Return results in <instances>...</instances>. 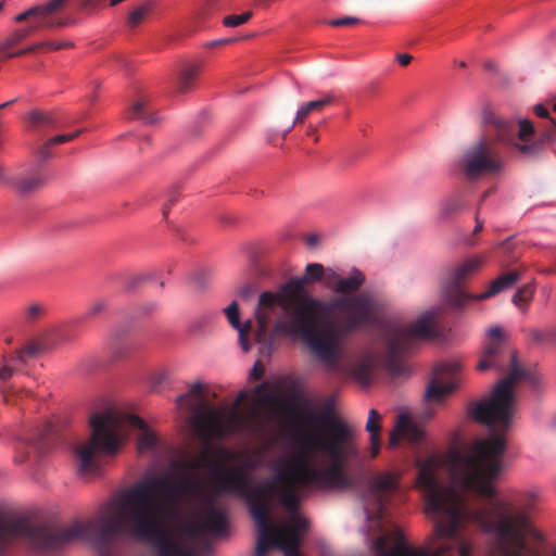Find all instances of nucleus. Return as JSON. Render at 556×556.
I'll return each mask as SVG.
<instances>
[{
  "label": "nucleus",
  "mask_w": 556,
  "mask_h": 556,
  "mask_svg": "<svg viewBox=\"0 0 556 556\" xmlns=\"http://www.w3.org/2000/svg\"><path fill=\"white\" fill-rule=\"evenodd\" d=\"M488 337L477 368L504 371L508 367L509 372L489 396L471 402L468 414L492 431L477 441L468 455L456 456L451 485L438 482L430 460L419 464V481L426 490L435 534L451 539L457 547V556H480L470 527L489 536L488 556H539L538 548L529 545V541L542 539L534 523L540 503L538 490L518 492L514 500H500L496 486L504 471V433L516 412L514 389L520 380L533 381L534 378L519 365L501 327H491Z\"/></svg>",
  "instance_id": "1"
},
{
  "label": "nucleus",
  "mask_w": 556,
  "mask_h": 556,
  "mask_svg": "<svg viewBox=\"0 0 556 556\" xmlns=\"http://www.w3.org/2000/svg\"><path fill=\"white\" fill-rule=\"evenodd\" d=\"M309 422L324 428L299 440L300 457L263 484H255L242 468H232L217 477L220 492L242 497L258 530L255 556H266L270 547L285 556H302L299 548L307 521L298 515L296 486L340 490L350 486L349 463L358 457L352 428L329 414H311Z\"/></svg>",
  "instance_id": "2"
},
{
  "label": "nucleus",
  "mask_w": 556,
  "mask_h": 556,
  "mask_svg": "<svg viewBox=\"0 0 556 556\" xmlns=\"http://www.w3.org/2000/svg\"><path fill=\"white\" fill-rule=\"evenodd\" d=\"M329 269L319 263H309L304 277L291 278L277 293L266 291L260 295L253 339L261 345L262 354L273 350L275 336L269 333L268 325L278 308L281 314L274 325V333L300 339L331 368L341 357L344 336L375 320L379 304L369 292L329 300L307 293L306 285L309 282L321 281L327 288Z\"/></svg>",
  "instance_id": "3"
},
{
  "label": "nucleus",
  "mask_w": 556,
  "mask_h": 556,
  "mask_svg": "<svg viewBox=\"0 0 556 556\" xmlns=\"http://www.w3.org/2000/svg\"><path fill=\"white\" fill-rule=\"evenodd\" d=\"M191 488L188 480L178 483L169 475H163V484L159 486L150 509L152 531L138 540L154 544L156 556H178L180 545L166 536L164 526ZM93 525L92 521H74L66 527L51 528L35 526L25 519H9L0 514V556H4L5 548L15 541H24L45 551L65 548L74 542L86 540Z\"/></svg>",
  "instance_id": "4"
},
{
  "label": "nucleus",
  "mask_w": 556,
  "mask_h": 556,
  "mask_svg": "<svg viewBox=\"0 0 556 556\" xmlns=\"http://www.w3.org/2000/svg\"><path fill=\"white\" fill-rule=\"evenodd\" d=\"M92 429L88 441L77 444L74 448L81 476L99 472L98 456L115 454L126 435L127 428L141 431L138 438L140 451L152 450L157 444V437L149 429L142 418L110 408L104 413H96L89 419Z\"/></svg>",
  "instance_id": "5"
},
{
  "label": "nucleus",
  "mask_w": 556,
  "mask_h": 556,
  "mask_svg": "<svg viewBox=\"0 0 556 556\" xmlns=\"http://www.w3.org/2000/svg\"><path fill=\"white\" fill-rule=\"evenodd\" d=\"M254 392L255 408L250 413L242 414L236 409L224 413L203 404L191 420L199 439L211 444L227 435L260 431L280 410L281 401L275 392L267 390L266 383L256 386Z\"/></svg>",
  "instance_id": "6"
},
{
  "label": "nucleus",
  "mask_w": 556,
  "mask_h": 556,
  "mask_svg": "<svg viewBox=\"0 0 556 556\" xmlns=\"http://www.w3.org/2000/svg\"><path fill=\"white\" fill-rule=\"evenodd\" d=\"M162 484L163 475L149 476L122 491L112 503L113 516L97 522L101 540L109 542L117 535H124L138 541L149 535L152 531L150 509Z\"/></svg>",
  "instance_id": "7"
},
{
  "label": "nucleus",
  "mask_w": 556,
  "mask_h": 556,
  "mask_svg": "<svg viewBox=\"0 0 556 556\" xmlns=\"http://www.w3.org/2000/svg\"><path fill=\"white\" fill-rule=\"evenodd\" d=\"M483 260L472 257L453 268L442 285V294L448 306L460 309L470 300H485L511 288L521 277L520 270H511L500 275L494 279L488 291L471 295L464 291L463 283L477 273L482 266Z\"/></svg>",
  "instance_id": "8"
},
{
  "label": "nucleus",
  "mask_w": 556,
  "mask_h": 556,
  "mask_svg": "<svg viewBox=\"0 0 556 556\" xmlns=\"http://www.w3.org/2000/svg\"><path fill=\"white\" fill-rule=\"evenodd\" d=\"M483 136L471 142L462 153L457 166L468 181L500 175L505 168V161L493 126L484 123Z\"/></svg>",
  "instance_id": "9"
},
{
  "label": "nucleus",
  "mask_w": 556,
  "mask_h": 556,
  "mask_svg": "<svg viewBox=\"0 0 556 556\" xmlns=\"http://www.w3.org/2000/svg\"><path fill=\"white\" fill-rule=\"evenodd\" d=\"M438 314L435 309L428 311L409 325L394 324L387 329L384 363L392 375L404 374L405 365L402 363V356L410 351L416 340L432 336Z\"/></svg>",
  "instance_id": "10"
},
{
  "label": "nucleus",
  "mask_w": 556,
  "mask_h": 556,
  "mask_svg": "<svg viewBox=\"0 0 556 556\" xmlns=\"http://www.w3.org/2000/svg\"><path fill=\"white\" fill-rule=\"evenodd\" d=\"M483 123L493 126L496 137L504 146L511 148L520 156L526 159L539 157L544 146L553 139V134L544 131L534 139L535 128L529 119H519L517 124L513 121L502 118L492 110H484Z\"/></svg>",
  "instance_id": "11"
},
{
  "label": "nucleus",
  "mask_w": 556,
  "mask_h": 556,
  "mask_svg": "<svg viewBox=\"0 0 556 556\" xmlns=\"http://www.w3.org/2000/svg\"><path fill=\"white\" fill-rule=\"evenodd\" d=\"M417 484L424 492L425 503H426V514L428 518L432 520L434 523V519L428 511V503L426 496V490L421 485L419 481V476L417 477ZM432 542L430 543L428 548H416L408 545L405 542H400L395 544L392 548L388 549V539L384 535L378 536L374 542L372 546L377 551L376 556H455L457 555V547L451 539L441 538L435 534V531H432Z\"/></svg>",
  "instance_id": "12"
},
{
  "label": "nucleus",
  "mask_w": 556,
  "mask_h": 556,
  "mask_svg": "<svg viewBox=\"0 0 556 556\" xmlns=\"http://www.w3.org/2000/svg\"><path fill=\"white\" fill-rule=\"evenodd\" d=\"M182 531L190 539H199L203 535L226 536L228 533L226 511L213 500H208L195 513L193 519L184 523Z\"/></svg>",
  "instance_id": "13"
},
{
  "label": "nucleus",
  "mask_w": 556,
  "mask_h": 556,
  "mask_svg": "<svg viewBox=\"0 0 556 556\" xmlns=\"http://www.w3.org/2000/svg\"><path fill=\"white\" fill-rule=\"evenodd\" d=\"M396 489L397 481L393 473L387 472L374 477L364 493V502L368 513L381 519L387 504Z\"/></svg>",
  "instance_id": "14"
},
{
  "label": "nucleus",
  "mask_w": 556,
  "mask_h": 556,
  "mask_svg": "<svg viewBox=\"0 0 556 556\" xmlns=\"http://www.w3.org/2000/svg\"><path fill=\"white\" fill-rule=\"evenodd\" d=\"M459 370L460 364L457 362L439 364L434 368L433 378L427 388L426 399L441 401L453 392L459 383Z\"/></svg>",
  "instance_id": "15"
},
{
  "label": "nucleus",
  "mask_w": 556,
  "mask_h": 556,
  "mask_svg": "<svg viewBox=\"0 0 556 556\" xmlns=\"http://www.w3.org/2000/svg\"><path fill=\"white\" fill-rule=\"evenodd\" d=\"M47 181V177L39 164L31 166L24 173L14 175L11 189L18 195L27 197L41 189Z\"/></svg>",
  "instance_id": "16"
},
{
  "label": "nucleus",
  "mask_w": 556,
  "mask_h": 556,
  "mask_svg": "<svg viewBox=\"0 0 556 556\" xmlns=\"http://www.w3.org/2000/svg\"><path fill=\"white\" fill-rule=\"evenodd\" d=\"M364 282L365 275L357 269H353L349 277H342L333 269H329L327 275V289L342 294L341 296H351L350 294L356 292Z\"/></svg>",
  "instance_id": "17"
},
{
  "label": "nucleus",
  "mask_w": 556,
  "mask_h": 556,
  "mask_svg": "<svg viewBox=\"0 0 556 556\" xmlns=\"http://www.w3.org/2000/svg\"><path fill=\"white\" fill-rule=\"evenodd\" d=\"M401 438L413 443H418L424 438L422 429L406 414L399 416L395 429L390 435V445H397Z\"/></svg>",
  "instance_id": "18"
},
{
  "label": "nucleus",
  "mask_w": 556,
  "mask_h": 556,
  "mask_svg": "<svg viewBox=\"0 0 556 556\" xmlns=\"http://www.w3.org/2000/svg\"><path fill=\"white\" fill-rule=\"evenodd\" d=\"M223 311L227 317L228 323L231 325L233 329L238 331L239 344L241 349L244 352H248L251 349L249 337L253 331L252 320L248 319L244 324H241L240 311L237 301H232Z\"/></svg>",
  "instance_id": "19"
},
{
  "label": "nucleus",
  "mask_w": 556,
  "mask_h": 556,
  "mask_svg": "<svg viewBox=\"0 0 556 556\" xmlns=\"http://www.w3.org/2000/svg\"><path fill=\"white\" fill-rule=\"evenodd\" d=\"M55 441V429L51 422L37 427L34 433L25 439V445L31 447L38 455L45 454Z\"/></svg>",
  "instance_id": "20"
},
{
  "label": "nucleus",
  "mask_w": 556,
  "mask_h": 556,
  "mask_svg": "<svg viewBox=\"0 0 556 556\" xmlns=\"http://www.w3.org/2000/svg\"><path fill=\"white\" fill-rule=\"evenodd\" d=\"M333 101L334 96L332 93H327L318 100H313L300 105L296 112V116L291 126L289 127L288 131H290L296 124L303 123L311 113L321 112L325 109V106L331 104Z\"/></svg>",
  "instance_id": "21"
},
{
  "label": "nucleus",
  "mask_w": 556,
  "mask_h": 556,
  "mask_svg": "<svg viewBox=\"0 0 556 556\" xmlns=\"http://www.w3.org/2000/svg\"><path fill=\"white\" fill-rule=\"evenodd\" d=\"M56 345V341L48 339H41L39 342H29L23 350L16 351L10 362L25 363L27 357H35L41 352L54 349Z\"/></svg>",
  "instance_id": "22"
},
{
  "label": "nucleus",
  "mask_w": 556,
  "mask_h": 556,
  "mask_svg": "<svg viewBox=\"0 0 556 556\" xmlns=\"http://www.w3.org/2000/svg\"><path fill=\"white\" fill-rule=\"evenodd\" d=\"M52 26V23L38 22L30 27L15 29L10 36H8L3 41L0 42V52H5L8 49L20 45L33 31L39 28Z\"/></svg>",
  "instance_id": "23"
},
{
  "label": "nucleus",
  "mask_w": 556,
  "mask_h": 556,
  "mask_svg": "<svg viewBox=\"0 0 556 556\" xmlns=\"http://www.w3.org/2000/svg\"><path fill=\"white\" fill-rule=\"evenodd\" d=\"M129 119H139L144 124H152L156 119L152 113L148 111V101L146 99H139L136 101L127 113Z\"/></svg>",
  "instance_id": "24"
},
{
  "label": "nucleus",
  "mask_w": 556,
  "mask_h": 556,
  "mask_svg": "<svg viewBox=\"0 0 556 556\" xmlns=\"http://www.w3.org/2000/svg\"><path fill=\"white\" fill-rule=\"evenodd\" d=\"M464 205V201L460 197H448L444 199L440 204L439 217L441 219L448 218L450 216L460 212Z\"/></svg>",
  "instance_id": "25"
},
{
  "label": "nucleus",
  "mask_w": 556,
  "mask_h": 556,
  "mask_svg": "<svg viewBox=\"0 0 556 556\" xmlns=\"http://www.w3.org/2000/svg\"><path fill=\"white\" fill-rule=\"evenodd\" d=\"M28 122L31 128H50L55 124V119L51 113L33 110L28 113Z\"/></svg>",
  "instance_id": "26"
},
{
  "label": "nucleus",
  "mask_w": 556,
  "mask_h": 556,
  "mask_svg": "<svg viewBox=\"0 0 556 556\" xmlns=\"http://www.w3.org/2000/svg\"><path fill=\"white\" fill-rule=\"evenodd\" d=\"M199 71L195 65H188L181 71L177 83L179 92H187L194 86Z\"/></svg>",
  "instance_id": "27"
},
{
  "label": "nucleus",
  "mask_w": 556,
  "mask_h": 556,
  "mask_svg": "<svg viewBox=\"0 0 556 556\" xmlns=\"http://www.w3.org/2000/svg\"><path fill=\"white\" fill-rule=\"evenodd\" d=\"M52 15L51 12L47 9L46 3L41 5L31 7L28 10L17 14L14 17V21L17 23H22L29 17L39 18V22L51 23L48 17Z\"/></svg>",
  "instance_id": "28"
},
{
  "label": "nucleus",
  "mask_w": 556,
  "mask_h": 556,
  "mask_svg": "<svg viewBox=\"0 0 556 556\" xmlns=\"http://www.w3.org/2000/svg\"><path fill=\"white\" fill-rule=\"evenodd\" d=\"M381 418L382 417L377 409L372 408L369 410L365 429L369 432L370 438L372 439L380 438Z\"/></svg>",
  "instance_id": "29"
},
{
  "label": "nucleus",
  "mask_w": 556,
  "mask_h": 556,
  "mask_svg": "<svg viewBox=\"0 0 556 556\" xmlns=\"http://www.w3.org/2000/svg\"><path fill=\"white\" fill-rule=\"evenodd\" d=\"M529 337L535 343H549L556 341V331L551 329H529Z\"/></svg>",
  "instance_id": "30"
},
{
  "label": "nucleus",
  "mask_w": 556,
  "mask_h": 556,
  "mask_svg": "<svg viewBox=\"0 0 556 556\" xmlns=\"http://www.w3.org/2000/svg\"><path fill=\"white\" fill-rule=\"evenodd\" d=\"M534 294V288L532 285H525L517 290V292L513 296V303L518 307H521L522 304H527Z\"/></svg>",
  "instance_id": "31"
},
{
  "label": "nucleus",
  "mask_w": 556,
  "mask_h": 556,
  "mask_svg": "<svg viewBox=\"0 0 556 556\" xmlns=\"http://www.w3.org/2000/svg\"><path fill=\"white\" fill-rule=\"evenodd\" d=\"M151 9V5L149 3H146L137 9H135L132 12L129 13L128 16V25L130 27L138 26L146 17V15L149 13Z\"/></svg>",
  "instance_id": "32"
},
{
  "label": "nucleus",
  "mask_w": 556,
  "mask_h": 556,
  "mask_svg": "<svg viewBox=\"0 0 556 556\" xmlns=\"http://www.w3.org/2000/svg\"><path fill=\"white\" fill-rule=\"evenodd\" d=\"M208 273L205 270H198L189 278V283L194 290H203L208 283Z\"/></svg>",
  "instance_id": "33"
},
{
  "label": "nucleus",
  "mask_w": 556,
  "mask_h": 556,
  "mask_svg": "<svg viewBox=\"0 0 556 556\" xmlns=\"http://www.w3.org/2000/svg\"><path fill=\"white\" fill-rule=\"evenodd\" d=\"M252 14L253 13L251 11H247V12H244L242 14H238V15H228V16L224 17L223 24L226 27H238V26L247 23L252 17Z\"/></svg>",
  "instance_id": "34"
},
{
  "label": "nucleus",
  "mask_w": 556,
  "mask_h": 556,
  "mask_svg": "<svg viewBox=\"0 0 556 556\" xmlns=\"http://www.w3.org/2000/svg\"><path fill=\"white\" fill-rule=\"evenodd\" d=\"M257 465H258V464H257V462H256V460L250 459V460L244 462V463H243L242 465H240V466H236L235 468H242V470L245 472V475H247V476L252 480V478L250 477V471H251V470H253L254 468H256V467H257ZM232 468H233V467H230V468H227V469L222 468V467H219V468H218V470H217V472H216V476H215V485H216V488H217V490H218V491H220V490H219V488H218V483H217V477H218V475H220L222 472H227L228 470H230V469H232Z\"/></svg>",
  "instance_id": "35"
},
{
  "label": "nucleus",
  "mask_w": 556,
  "mask_h": 556,
  "mask_svg": "<svg viewBox=\"0 0 556 556\" xmlns=\"http://www.w3.org/2000/svg\"><path fill=\"white\" fill-rule=\"evenodd\" d=\"M203 393V386L200 382H197L191 386L188 393L182 394L177 397L178 405H184L190 397L201 396Z\"/></svg>",
  "instance_id": "36"
},
{
  "label": "nucleus",
  "mask_w": 556,
  "mask_h": 556,
  "mask_svg": "<svg viewBox=\"0 0 556 556\" xmlns=\"http://www.w3.org/2000/svg\"><path fill=\"white\" fill-rule=\"evenodd\" d=\"M2 392V395H3V400L5 403H14L15 400L17 399H22V396L24 394H28L29 392L28 391H25V390H17L15 388H10V389H2L1 390Z\"/></svg>",
  "instance_id": "37"
},
{
  "label": "nucleus",
  "mask_w": 556,
  "mask_h": 556,
  "mask_svg": "<svg viewBox=\"0 0 556 556\" xmlns=\"http://www.w3.org/2000/svg\"><path fill=\"white\" fill-rule=\"evenodd\" d=\"M177 198H178V189L177 188H173L167 192L166 203L162 207V213H163L164 218H167L169 210H170L172 205H174L176 203Z\"/></svg>",
  "instance_id": "38"
},
{
  "label": "nucleus",
  "mask_w": 556,
  "mask_h": 556,
  "mask_svg": "<svg viewBox=\"0 0 556 556\" xmlns=\"http://www.w3.org/2000/svg\"><path fill=\"white\" fill-rule=\"evenodd\" d=\"M108 306V303L106 301L104 300H98L96 301L94 303H92L89 308L87 309L86 312V316L87 317H96L98 316L99 314H101L102 312L105 311Z\"/></svg>",
  "instance_id": "39"
},
{
  "label": "nucleus",
  "mask_w": 556,
  "mask_h": 556,
  "mask_svg": "<svg viewBox=\"0 0 556 556\" xmlns=\"http://www.w3.org/2000/svg\"><path fill=\"white\" fill-rule=\"evenodd\" d=\"M81 132H83V130H77V131L72 132V134L58 135V136H54V137L50 138V139H49V143H52L53 146H54V144L65 143V142H68V141L74 140V139H75V138H77Z\"/></svg>",
  "instance_id": "40"
},
{
  "label": "nucleus",
  "mask_w": 556,
  "mask_h": 556,
  "mask_svg": "<svg viewBox=\"0 0 556 556\" xmlns=\"http://www.w3.org/2000/svg\"><path fill=\"white\" fill-rule=\"evenodd\" d=\"M359 20L357 17L344 16L340 18H336L329 22V25L332 27H341V26H352L358 24Z\"/></svg>",
  "instance_id": "41"
},
{
  "label": "nucleus",
  "mask_w": 556,
  "mask_h": 556,
  "mask_svg": "<svg viewBox=\"0 0 556 556\" xmlns=\"http://www.w3.org/2000/svg\"><path fill=\"white\" fill-rule=\"evenodd\" d=\"M45 312V307L41 305V304H31L28 308H27V318L29 320H34L38 317H40Z\"/></svg>",
  "instance_id": "42"
},
{
  "label": "nucleus",
  "mask_w": 556,
  "mask_h": 556,
  "mask_svg": "<svg viewBox=\"0 0 556 556\" xmlns=\"http://www.w3.org/2000/svg\"><path fill=\"white\" fill-rule=\"evenodd\" d=\"M52 146L53 144L49 143V140H47L42 146L39 147L38 155L40 157V162H45L51 157V155H52L51 147Z\"/></svg>",
  "instance_id": "43"
},
{
  "label": "nucleus",
  "mask_w": 556,
  "mask_h": 556,
  "mask_svg": "<svg viewBox=\"0 0 556 556\" xmlns=\"http://www.w3.org/2000/svg\"><path fill=\"white\" fill-rule=\"evenodd\" d=\"M147 278H148V275L130 276V277H128V279H127V281L125 283V288L127 290H132L137 286H139L142 280H144Z\"/></svg>",
  "instance_id": "44"
},
{
  "label": "nucleus",
  "mask_w": 556,
  "mask_h": 556,
  "mask_svg": "<svg viewBox=\"0 0 556 556\" xmlns=\"http://www.w3.org/2000/svg\"><path fill=\"white\" fill-rule=\"evenodd\" d=\"M14 175H10L4 166L0 165V185L11 188Z\"/></svg>",
  "instance_id": "45"
},
{
  "label": "nucleus",
  "mask_w": 556,
  "mask_h": 556,
  "mask_svg": "<svg viewBox=\"0 0 556 556\" xmlns=\"http://www.w3.org/2000/svg\"><path fill=\"white\" fill-rule=\"evenodd\" d=\"M254 292L255 289L252 285H245L239 289L238 294L242 300L248 301L253 296Z\"/></svg>",
  "instance_id": "46"
},
{
  "label": "nucleus",
  "mask_w": 556,
  "mask_h": 556,
  "mask_svg": "<svg viewBox=\"0 0 556 556\" xmlns=\"http://www.w3.org/2000/svg\"><path fill=\"white\" fill-rule=\"evenodd\" d=\"M237 40H238V38H236V37L217 39V40H213V41L208 42L207 47L208 48L222 47L224 45L236 42Z\"/></svg>",
  "instance_id": "47"
},
{
  "label": "nucleus",
  "mask_w": 556,
  "mask_h": 556,
  "mask_svg": "<svg viewBox=\"0 0 556 556\" xmlns=\"http://www.w3.org/2000/svg\"><path fill=\"white\" fill-rule=\"evenodd\" d=\"M66 0H50L46 3L47 9L51 12V14L60 11L64 5Z\"/></svg>",
  "instance_id": "48"
},
{
  "label": "nucleus",
  "mask_w": 556,
  "mask_h": 556,
  "mask_svg": "<svg viewBox=\"0 0 556 556\" xmlns=\"http://www.w3.org/2000/svg\"><path fill=\"white\" fill-rule=\"evenodd\" d=\"M369 442H370V457L375 458L379 454V451H380V438H376V439L369 438Z\"/></svg>",
  "instance_id": "49"
},
{
  "label": "nucleus",
  "mask_w": 556,
  "mask_h": 556,
  "mask_svg": "<svg viewBox=\"0 0 556 556\" xmlns=\"http://www.w3.org/2000/svg\"><path fill=\"white\" fill-rule=\"evenodd\" d=\"M14 369L5 365L0 369V381H7L13 375Z\"/></svg>",
  "instance_id": "50"
},
{
  "label": "nucleus",
  "mask_w": 556,
  "mask_h": 556,
  "mask_svg": "<svg viewBox=\"0 0 556 556\" xmlns=\"http://www.w3.org/2000/svg\"><path fill=\"white\" fill-rule=\"evenodd\" d=\"M38 46H30L26 49H23V50H20L17 52H9V53H5L4 58L5 59H10V58H13V56H17V55H23V54H26V53H30L33 51H35V49L37 48Z\"/></svg>",
  "instance_id": "51"
},
{
  "label": "nucleus",
  "mask_w": 556,
  "mask_h": 556,
  "mask_svg": "<svg viewBox=\"0 0 556 556\" xmlns=\"http://www.w3.org/2000/svg\"><path fill=\"white\" fill-rule=\"evenodd\" d=\"M533 111L540 117H548L549 116L547 108H545L543 104L534 105Z\"/></svg>",
  "instance_id": "52"
},
{
  "label": "nucleus",
  "mask_w": 556,
  "mask_h": 556,
  "mask_svg": "<svg viewBox=\"0 0 556 556\" xmlns=\"http://www.w3.org/2000/svg\"><path fill=\"white\" fill-rule=\"evenodd\" d=\"M396 60L402 66H406L410 63V61L413 60V56L407 53H401V54L396 55Z\"/></svg>",
  "instance_id": "53"
},
{
  "label": "nucleus",
  "mask_w": 556,
  "mask_h": 556,
  "mask_svg": "<svg viewBox=\"0 0 556 556\" xmlns=\"http://www.w3.org/2000/svg\"><path fill=\"white\" fill-rule=\"evenodd\" d=\"M263 367L260 365V363H256L252 369L251 375L253 376L254 379H260L263 376Z\"/></svg>",
  "instance_id": "54"
},
{
  "label": "nucleus",
  "mask_w": 556,
  "mask_h": 556,
  "mask_svg": "<svg viewBox=\"0 0 556 556\" xmlns=\"http://www.w3.org/2000/svg\"><path fill=\"white\" fill-rule=\"evenodd\" d=\"M178 556H198V555L193 549L180 546Z\"/></svg>",
  "instance_id": "55"
},
{
  "label": "nucleus",
  "mask_w": 556,
  "mask_h": 556,
  "mask_svg": "<svg viewBox=\"0 0 556 556\" xmlns=\"http://www.w3.org/2000/svg\"><path fill=\"white\" fill-rule=\"evenodd\" d=\"M542 541H543V538H542L540 541H538V542L529 541V545H533V546H535V547L538 548V551H539V553H538V554H539V556H544V555H543V552H542V548H541V543H542ZM553 556H556V549L554 551Z\"/></svg>",
  "instance_id": "56"
},
{
  "label": "nucleus",
  "mask_w": 556,
  "mask_h": 556,
  "mask_svg": "<svg viewBox=\"0 0 556 556\" xmlns=\"http://www.w3.org/2000/svg\"><path fill=\"white\" fill-rule=\"evenodd\" d=\"M205 460H206V455H203L201 458H199L192 463L191 468L197 469V468L202 467L204 465Z\"/></svg>",
  "instance_id": "57"
},
{
  "label": "nucleus",
  "mask_w": 556,
  "mask_h": 556,
  "mask_svg": "<svg viewBox=\"0 0 556 556\" xmlns=\"http://www.w3.org/2000/svg\"><path fill=\"white\" fill-rule=\"evenodd\" d=\"M116 61L119 63L122 67H127L129 64V60L124 55H117Z\"/></svg>",
  "instance_id": "58"
},
{
  "label": "nucleus",
  "mask_w": 556,
  "mask_h": 556,
  "mask_svg": "<svg viewBox=\"0 0 556 556\" xmlns=\"http://www.w3.org/2000/svg\"><path fill=\"white\" fill-rule=\"evenodd\" d=\"M483 228V222L479 218L478 215H476V226H475V229H473V233H478L482 230Z\"/></svg>",
  "instance_id": "59"
},
{
  "label": "nucleus",
  "mask_w": 556,
  "mask_h": 556,
  "mask_svg": "<svg viewBox=\"0 0 556 556\" xmlns=\"http://www.w3.org/2000/svg\"><path fill=\"white\" fill-rule=\"evenodd\" d=\"M71 46H72V43H70V42H62V43H60L58 46H54L53 48L54 49H61V48H66V47H71Z\"/></svg>",
  "instance_id": "60"
},
{
  "label": "nucleus",
  "mask_w": 556,
  "mask_h": 556,
  "mask_svg": "<svg viewBox=\"0 0 556 556\" xmlns=\"http://www.w3.org/2000/svg\"><path fill=\"white\" fill-rule=\"evenodd\" d=\"M28 458V455L17 456L15 457L16 463H23Z\"/></svg>",
  "instance_id": "61"
},
{
  "label": "nucleus",
  "mask_w": 556,
  "mask_h": 556,
  "mask_svg": "<svg viewBox=\"0 0 556 556\" xmlns=\"http://www.w3.org/2000/svg\"><path fill=\"white\" fill-rule=\"evenodd\" d=\"M432 416H433V412L427 410V412H425V414H424V419H425V420H428V419H430Z\"/></svg>",
  "instance_id": "62"
},
{
  "label": "nucleus",
  "mask_w": 556,
  "mask_h": 556,
  "mask_svg": "<svg viewBox=\"0 0 556 556\" xmlns=\"http://www.w3.org/2000/svg\"><path fill=\"white\" fill-rule=\"evenodd\" d=\"M245 397H247L245 392H244V391L240 392V393H239V396H238V403H240V402L244 401V400H245Z\"/></svg>",
  "instance_id": "63"
},
{
  "label": "nucleus",
  "mask_w": 556,
  "mask_h": 556,
  "mask_svg": "<svg viewBox=\"0 0 556 556\" xmlns=\"http://www.w3.org/2000/svg\"><path fill=\"white\" fill-rule=\"evenodd\" d=\"M14 102H15V99H14V100H11V101H8V102H5V103L0 104V110H1V109H3V108L9 106L10 104H12V103H14Z\"/></svg>",
  "instance_id": "64"
}]
</instances>
